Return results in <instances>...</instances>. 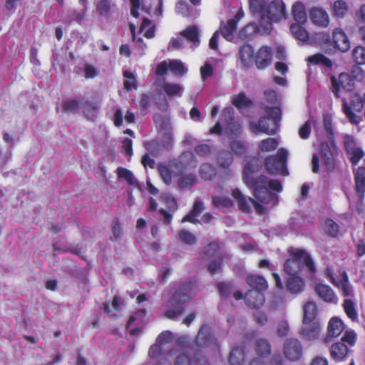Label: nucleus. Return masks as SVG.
Here are the masks:
<instances>
[{"mask_svg":"<svg viewBox=\"0 0 365 365\" xmlns=\"http://www.w3.org/2000/svg\"><path fill=\"white\" fill-rule=\"evenodd\" d=\"M292 14L297 24H304L307 21V14L304 4L299 1L292 6Z\"/></svg>","mask_w":365,"mask_h":365,"instance_id":"36","label":"nucleus"},{"mask_svg":"<svg viewBox=\"0 0 365 365\" xmlns=\"http://www.w3.org/2000/svg\"><path fill=\"white\" fill-rule=\"evenodd\" d=\"M321 156L323 158L327 168L328 169L332 168L334 165L333 155L327 145L323 144L322 145Z\"/></svg>","mask_w":365,"mask_h":365,"instance_id":"53","label":"nucleus"},{"mask_svg":"<svg viewBox=\"0 0 365 365\" xmlns=\"http://www.w3.org/2000/svg\"><path fill=\"white\" fill-rule=\"evenodd\" d=\"M332 38L335 47L341 52H346L351 47L350 41L346 33L339 28L332 32Z\"/></svg>","mask_w":365,"mask_h":365,"instance_id":"21","label":"nucleus"},{"mask_svg":"<svg viewBox=\"0 0 365 365\" xmlns=\"http://www.w3.org/2000/svg\"><path fill=\"white\" fill-rule=\"evenodd\" d=\"M79 108V102L76 99H68L62 103L63 112L68 113H74Z\"/></svg>","mask_w":365,"mask_h":365,"instance_id":"55","label":"nucleus"},{"mask_svg":"<svg viewBox=\"0 0 365 365\" xmlns=\"http://www.w3.org/2000/svg\"><path fill=\"white\" fill-rule=\"evenodd\" d=\"M288 151L286 149L280 148L275 155V173L280 174L283 176L288 175L287 168V159Z\"/></svg>","mask_w":365,"mask_h":365,"instance_id":"23","label":"nucleus"},{"mask_svg":"<svg viewBox=\"0 0 365 365\" xmlns=\"http://www.w3.org/2000/svg\"><path fill=\"white\" fill-rule=\"evenodd\" d=\"M180 36L192 43L195 47L200 44V35L198 28L193 25L187 27L180 33Z\"/></svg>","mask_w":365,"mask_h":365,"instance_id":"26","label":"nucleus"},{"mask_svg":"<svg viewBox=\"0 0 365 365\" xmlns=\"http://www.w3.org/2000/svg\"><path fill=\"white\" fill-rule=\"evenodd\" d=\"M344 329V323L341 319L332 317L328 324V334L332 337H336L341 334Z\"/></svg>","mask_w":365,"mask_h":365,"instance_id":"32","label":"nucleus"},{"mask_svg":"<svg viewBox=\"0 0 365 365\" xmlns=\"http://www.w3.org/2000/svg\"><path fill=\"white\" fill-rule=\"evenodd\" d=\"M344 143L348 154L350 155L351 162L353 165H356L364 155L363 150L357 145L356 140L351 135H345Z\"/></svg>","mask_w":365,"mask_h":365,"instance_id":"15","label":"nucleus"},{"mask_svg":"<svg viewBox=\"0 0 365 365\" xmlns=\"http://www.w3.org/2000/svg\"><path fill=\"white\" fill-rule=\"evenodd\" d=\"M207 358L205 354H201L191 348V351L185 350L177 356L174 365H206Z\"/></svg>","mask_w":365,"mask_h":365,"instance_id":"10","label":"nucleus"},{"mask_svg":"<svg viewBox=\"0 0 365 365\" xmlns=\"http://www.w3.org/2000/svg\"><path fill=\"white\" fill-rule=\"evenodd\" d=\"M332 90L336 97H340L341 90L349 91L353 88V83L350 76L347 73H341L338 78H331Z\"/></svg>","mask_w":365,"mask_h":365,"instance_id":"16","label":"nucleus"},{"mask_svg":"<svg viewBox=\"0 0 365 365\" xmlns=\"http://www.w3.org/2000/svg\"><path fill=\"white\" fill-rule=\"evenodd\" d=\"M356 191L359 197L363 198L365 195V167H359L355 173Z\"/></svg>","mask_w":365,"mask_h":365,"instance_id":"31","label":"nucleus"},{"mask_svg":"<svg viewBox=\"0 0 365 365\" xmlns=\"http://www.w3.org/2000/svg\"><path fill=\"white\" fill-rule=\"evenodd\" d=\"M245 301L246 304L252 309H259L264 303V297L262 291L251 289L245 295Z\"/></svg>","mask_w":365,"mask_h":365,"instance_id":"22","label":"nucleus"},{"mask_svg":"<svg viewBox=\"0 0 365 365\" xmlns=\"http://www.w3.org/2000/svg\"><path fill=\"white\" fill-rule=\"evenodd\" d=\"M321 331L322 326L319 321L302 322L299 334L305 340L313 341L319 338Z\"/></svg>","mask_w":365,"mask_h":365,"instance_id":"13","label":"nucleus"},{"mask_svg":"<svg viewBox=\"0 0 365 365\" xmlns=\"http://www.w3.org/2000/svg\"><path fill=\"white\" fill-rule=\"evenodd\" d=\"M162 88L170 97H181L184 91V88L180 84L174 83L164 82Z\"/></svg>","mask_w":365,"mask_h":365,"instance_id":"33","label":"nucleus"},{"mask_svg":"<svg viewBox=\"0 0 365 365\" xmlns=\"http://www.w3.org/2000/svg\"><path fill=\"white\" fill-rule=\"evenodd\" d=\"M147 312L145 309H140L131 315L127 323V329L130 335H137L141 331L142 326L146 322Z\"/></svg>","mask_w":365,"mask_h":365,"instance_id":"14","label":"nucleus"},{"mask_svg":"<svg viewBox=\"0 0 365 365\" xmlns=\"http://www.w3.org/2000/svg\"><path fill=\"white\" fill-rule=\"evenodd\" d=\"M160 142L165 151L170 150L173 145V138L171 130L165 131Z\"/></svg>","mask_w":365,"mask_h":365,"instance_id":"59","label":"nucleus"},{"mask_svg":"<svg viewBox=\"0 0 365 365\" xmlns=\"http://www.w3.org/2000/svg\"><path fill=\"white\" fill-rule=\"evenodd\" d=\"M232 195L237 200L240 209L243 212H250L251 211L250 204H252L258 213H264V207L262 204L252 197L247 198L238 188L232 190Z\"/></svg>","mask_w":365,"mask_h":365,"instance_id":"11","label":"nucleus"},{"mask_svg":"<svg viewBox=\"0 0 365 365\" xmlns=\"http://www.w3.org/2000/svg\"><path fill=\"white\" fill-rule=\"evenodd\" d=\"M333 15L339 19L346 16L349 11V6L346 1L343 0H336L332 4Z\"/></svg>","mask_w":365,"mask_h":365,"instance_id":"38","label":"nucleus"},{"mask_svg":"<svg viewBox=\"0 0 365 365\" xmlns=\"http://www.w3.org/2000/svg\"><path fill=\"white\" fill-rule=\"evenodd\" d=\"M244 351L240 347H233L229 357L230 365H242L244 361Z\"/></svg>","mask_w":365,"mask_h":365,"instance_id":"42","label":"nucleus"},{"mask_svg":"<svg viewBox=\"0 0 365 365\" xmlns=\"http://www.w3.org/2000/svg\"><path fill=\"white\" fill-rule=\"evenodd\" d=\"M168 164L172 169L174 177H180L187 170L177 158L170 160Z\"/></svg>","mask_w":365,"mask_h":365,"instance_id":"56","label":"nucleus"},{"mask_svg":"<svg viewBox=\"0 0 365 365\" xmlns=\"http://www.w3.org/2000/svg\"><path fill=\"white\" fill-rule=\"evenodd\" d=\"M290 31L295 38L302 41L307 42L309 41V33L302 27L300 24H293L290 26Z\"/></svg>","mask_w":365,"mask_h":365,"instance_id":"37","label":"nucleus"},{"mask_svg":"<svg viewBox=\"0 0 365 365\" xmlns=\"http://www.w3.org/2000/svg\"><path fill=\"white\" fill-rule=\"evenodd\" d=\"M307 61L308 62L313 64L322 63L323 65L327 66H330L331 65L330 60L320 53L314 54L313 56H309Z\"/></svg>","mask_w":365,"mask_h":365,"instance_id":"63","label":"nucleus"},{"mask_svg":"<svg viewBox=\"0 0 365 365\" xmlns=\"http://www.w3.org/2000/svg\"><path fill=\"white\" fill-rule=\"evenodd\" d=\"M247 282L255 290L264 291L268 284L264 277L257 274H249L247 277Z\"/></svg>","mask_w":365,"mask_h":365,"instance_id":"28","label":"nucleus"},{"mask_svg":"<svg viewBox=\"0 0 365 365\" xmlns=\"http://www.w3.org/2000/svg\"><path fill=\"white\" fill-rule=\"evenodd\" d=\"M200 176L205 180H211L216 175L215 168L210 163H202L199 170Z\"/></svg>","mask_w":365,"mask_h":365,"instance_id":"44","label":"nucleus"},{"mask_svg":"<svg viewBox=\"0 0 365 365\" xmlns=\"http://www.w3.org/2000/svg\"><path fill=\"white\" fill-rule=\"evenodd\" d=\"M197 290L195 280H188L182 283L168 302L165 316L172 320L177 319L184 311V304L192 297Z\"/></svg>","mask_w":365,"mask_h":365,"instance_id":"4","label":"nucleus"},{"mask_svg":"<svg viewBox=\"0 0 365 365\" xmlns=\"http://www.w3.org/2000/svg\"><path fill=\"white\" fill-rule=\"evenodd\" d=\"M192 348L201 354H205L203 349L207 348L214 351H220V345L217 342V339L213 334L210 326L207 324L201 326Z\"/></svg>","mask_w":365,"mask_h":365,"instance_id":"8","label":"nucleus"},{"mask_svg":"<svg viewBox=\"0 0 365 365\" xmlns=\"http://www.w3.org/2000/svg\"><path fill=\"white\" fill-rule=\"evenodd\" d=\"M160 200L165 204L168 209L171 212H175L178 209L176 199L168 192L161 193Z\"/></svg>","mask_w":365,"mask_h":365,"instance_id":"49","label":"nucleus"},{"mask_svg":"<svg viewBox=\"0 0 365 365\" xmlns=\"http://www.w3.org/2000/svg\"><path fill=\"white\" fill-rule=\"evenodd\" d=\"M343 111L346 116L349 118V121L355 125L359 124L361 121V118L352 112L351 108L349 106L346 102L344 101Z\"/></svg>","mask_w":365,"mask_h":365,"instance_id":"57","label":"nucleus"},{"mask_svg":"<svg viewBox=\"0 0 365 365\" xmlns=\"http://www.w3.org/2000/svg\"><path fill=\"white\" fill-rule=\"evenodd\" d=\"M272 59V49L271 47L264 46L257 51L255 61L258 69H264L271 64Z\"/></svg>","mask_w":365,"mask_h":365,"instance_id":"20","label":"nucleus"},{"mask_svg":"<svg viewBox=\"0 0 365 365\" xmlns=\"http://www.w3.org/2000/svg\"><path fill=\"white\" fill-rule=\"evenodd\" d=\"M217 289L221 299H227L230 297L235 288L233 284L230 282H222L217 284Z\"/></svg>","mask_w":365,"mask_h":365,"instance_id":"46","label":"nucleus"},{"mask_svg":"<svg viewBox=\"0 0 365 365\" xmlns=\"http://www.w3.org/2000/svg\"><path fill=\"white\" fill-rule=\"evenodd\" d=\"M290 258L284 263V271L290 277L298 274L301 268L305 266L312 276L316 272V267L308 252L303 250L292 248L289 250Z\"/></svg>","mask_w":365,"mask_h":365,"instance_id":"5","label":"nucleus"},{"mask_svg":"<svg viewBox=\"0 0 365 365\" xmlns=\"http://www.w3.org/2000/svg\"><path fill=\"white\" fill-rule=\"evenodd\" d=\"M158 170L163 181L166 185H170L174 175L168 163L159 164L158 166Z\"/></svg>","mask_w":365,"mask_h":365,"instance_id":"41","label":"nucleus"},{"mask_svg":"<svg viewBox=\"0 0 365 365\" xmlns=\"http://www.w3.org/2000/svg\"><path fill=\"white\" fill-rule=\"evenodd\" d=\"M282 352L284 357L290 361H299L303 355V347L297 339H288L283 345Z\"/></svg>","mask_w":365,"mask_h":365,"instance_id":"12","label":"nucleus"},{"mask_svg":"<svg viewBox=\"0 0 365 365\" xmlns=\"http://www.w3.org/2000/svg\"><path fill=\"white\" fill-rule=\"evenodd\" d=\"M220 122L223 124L225 132L230 138L237 137L242 132L240 122L234 118V109L231 106L225 108L221 113Z\"/></svg>","mask_w":365,"mask_h":365,"instance_id":"9","label":"nucleus"},{"mask_svg":"<svg viewBox=\"0 0 365 365\" xmlns=\"http://www.w3.org/2000/svg\"><path fill=\"white\" fill-rule=\"evenodd\" d=\"M230 101L232 105L240 110L248 109L253 105L252 101L247 96L244 91H240L238 94L232 95Z\"/></svg>","mask_w":365,"mask_h":365,"instance_id":"24","label":"nucleus"},{"mask_svg":"<svg viewBox=\"0 0 365 365\" xmlns=\"http://www.w3.org/2000/svg\"><path fill=\"white\" fill-rule=\"evenodd\" d=\"M264 99L268 105L263 103L267 117L261 118L258 123L252 122L250 128L252 132H262L269 135L274 134V90L267 89L264 92Z\"/></svg>","mask_w":365,"mask_h":365,"instance_id":"7","label":"nucleus"},{"mask_svg":"<svg viewBox=\"0 0 365 365\" xmlns=\"http://www.w3.org/2000/svg\"><path fill=\"white\" fill-rule=\"evenodd\" d=\"M326 277L345 297L343 302L344 310L352 321L358 319L356 302L352 285L350 284L346 272L336 264H329L325 270Z\"/></svg>","mask_w":365,"mask_h":365,"instance_id":"3","label":"nucleus"},{"mask_svg":"<svg viewBox=\"0 0 365 365\" xmlns=\"http://www.w3.org/2000/svg\"><path fill=\"white\" fill-rule=\"evenodd\" d=\"M194 150L200 157H208L212 152V148L207 143H200L195 146Z\"/></svg>","mask_w":365,"mask_h":365,"instance_id":"58","label":"nucleus"},{"mask_svg":"<svg viewBox=\"0 0 365 365\" xmlns=\"http://www.w3.org/2000/svg\"><path fill=\"white\" fill-rule=\"evenodd\" d=\"M275 309L282 307L287 299V293L283 290V286L278 275L275 274Z\"/></svg>","mask_w":365,"mask_h":365,"instance_id":"30","label":"nucleus"},{"mask_svg":"<svg viewBox=\"0 0 365 365\" xmlns=\"http://www.w3.org/2000/svg\"><path fill=\"white\" fill-rule=\"evenodd\" d=\"M262 168L258 158H251L244 165L243 181L253 190V195L259 202L267 203L274 199V180L262 175L255 179V174Z\"/></svg>","mask_w":365,"mask_h":365,"instance_id":"1","label":"nucleus"},{"mask_svg":"<svg viewBox=\"0 0 365 365\" xmlns=\"http://www.w3.org/2000/svg\"><path fill=\"white\" fill-rule=\"evenodd\" d=\"M110 0H101L96 6V9L101 16H107L110 12Z\"/></svg>","mask_w":365,"mask_h":365,"instance_id":"62","label":"nucleus"},{"mask_svg":"<svg viewBox=\"0 0 365 365\" xmlns=\"http://www.w3.org/2000/svg\"><path fill=\"white\" fill-rule=\"evenodd\" d=\"M177 159L187 170L192 167H196L197 163L195 154L190 150L182 152Z\"/></svg>","mask_w":365,"mask_h":365,"instance_id":"34","label":"nucleus"},{"mask_svg":"<svg viewBox=\"0 0 365 365\" xmlns=\"http://www.w3.org/2000/svg\"><path fill=\"white\" fill-rule=\"evenodd\" d=\"M354 61L359 65L365 64V48L363 46H356L352 51Z\"/></svg>","mask_w":365,"mask_h":365,"instance_id":"60","label":"nucleus"},{"mask_svg":"<svg viewBox=\"0 0 365 365\" xmlns=\"http://www.w3.org/2000/svg\"><path fill=\"white\" fill-rule=\"evenodd\" d=\"M176 342H177L178 345L179 346H181L182 349H188L189 351H191V348L194 345V343L192 344H190L191 339H190V336L187 334H184V335L180 336L177 339Z\"/></svg>","mask_w":365,"mask_h":365,"instance_id":"64","label":"nucleus"},{"mask_svg":"<svg viewBox=\"0 0 365 365\" xmlns=\"http://www.w3.org/2000/svg\"><path fill=\"white\" fill-rule=\"evenodd\" d=\"M238 59L240 65L242 68H250L254 62L253 47L247 43L241 46L238 51Z\"/></svg>","mask_w":365,"mask_h":365,"instance_id":"18","label":"nucleus"},{"mask_svg":"<svg viewBox=\"0 0 365 365\" xmlns=\"http://www.w3.org/2000/svg\"><path fill=\"white\" fill-rule=\"evenodd\" d=\"M212 201L213 205L217 208H230L232 205V201L229 197L213 195Z\"/></svg>","mask_w":365,"mask_h":365,"instance_id":"50","label":"nucleus"},{"mask_svg":"<svg viewBox=\"0 0 365 365\" xmlns=\"http://www.w3.org/2000/svg\"><path fill=\"white\" fill-rule=\"evenodd\" d=\"M121 304L122 301L120 297L118 296H115L113 297L112 304H109L108 303H104L103 304V309L105 312L110 314V316L113 317L115 316V314L112 313V311L114 310L116 312H119L121 309Z\"/></svg>","mask_w":365,"mask_h":365,"instance_id":"47","label":"nucleus"},{"mask_svg":"<svg viewBox=\"0 0 365 365\" xmlns=\"http://www.w3.org/2000/svg\"><path fill=\"white\" fill-rule=\"evenodd\" d=\"M173 340V334L170 331H164L158 335L155 344L150 347L148 351L149 356L151 359L158 358V361L155 365H172L169 358L173 356L176 351L171 349L165 354L163 346L171 343Z\"/></svg>","mask_w":365,"mask_h":365,"instance_id":"6","label":"nucleus"},{"mask_svg":"<svg viewBox=\"0 0 365 365\" xmlns=\"http://www.w3.org/2000/svg\"><path fill=\"white\" fill-rule=\"evenodd\" d=\"M178 235L180 242L184 244L193 245L196 243L197 239L195 235L187 230L182 229L179 230Z\"/></svg>","mask_w":365,"mask_h":365,"instance_id":"48","label":"nucleus"},{"mask_svg":"<svg viewBox=\"0 0 365 365\" xmlns=\"http://www.w3.org/2000/svg\"><path fill=\"white\" fill-rule=\"evenodd\" d=\"M321 228L331 237H336L339 230V225L331 219H326L322 222Z\"/></svg>","mask_w":365,"mask_h":365,"instance_id":"39","label":"nucleus"},{"mask_svg":"<svg viewBox=\"0 0 365 365\" xmlns=\"http://www.w3.org/2000/svg\"><path fill=\"white\" fill-rule=\"evenodd\" d=\"M309 18L314 25L322 28L327 27L330 22L328 13L319 7H314L309 11Z\"/></svg>","mask_w":365,"mask_h":365,"instance_id":"19","label":"nucleus"},{"mask_svg":"<svg viewBox=\"0 0 365 365\" xmlns=\"http://www.w3.org/2000/svg\"><path fill=\"white\" fill-rule=\"evenodd\" d=\"M318 309L317 304L313 301L307 302L303 307L302 322L318 321Z\"/></svg>","mask_w":365,"mask_h":365,"instance_id":"25","label":"nucleus"},{"mask_svg":"<svg viewBox=\"0 0 365 365\" xmlns=\"http://www.w3.org/2000/svg\"><path fill=\"white\" fill-rule=\"evenodd\" d=\"M145 148L151 155L155 157L160 156L165 151L158 139H153L145 143Z\"/></svg>","mask_w":365,"mask_h":365,"instance_id":"40","label":"nucleus"},{"mask_svg":"<svg viewBox=\"0 0 365 365\" xmlns=\"http://www.w3.org/2000/svg\"><path fill=\"white\" fill-rule=\"evenodd\" d=\"M250 8L254 15L259 17V26L250 23L242 28L239 33V38L242 40L251 39L259 32L268 34L272 30L274 1L250 0Z\"/></svg>","mask_w":365,"mask_h":365,"instance_id":"2","label":"nucleus"},{"mask_svg":"<svg viewBox=\"0 0 365 365\" xmlns=\"http://www.w3.org/2000/svg\"><path fill=\"white\" fill-rule=\"evenodd\" d=\"M83 71L86 79L94 78L100 74L99 68L90 63L85 64Z\"/></svg>","mask_w":365,"mask_h":365,"instance_id":"61","label":"nucleus"},{"mask_svg":"<svg viewBox=\"0 0 365 365\" xmlns=\"http://www.w3.org/2000/svg\"><path fill=\"white\" fill-rule=\"evenodd\" d=\"M169 70L179 76H183L187 72L184 63L176 59L169 61Z\"/></svg>","mask_w":365,"mask_h":365,"instance_id":"51","label":"nucleus"},{"mask_svg":"<svg viewBox=\"0 0 365 365\" xmlns=\"http://www.w3.org/2000/svg\"><path fill=\"white\" fill-rule=\"evenodd\" d=\"M116 173L119 178L124 179L130 185H134L136 183V179L133 173L127 168H118Z\"/></svg>","mask_w":365,"mask_h":365,"instance_id":"52","label":"nucleus"},{"mask_svg":"<svg viewBox=\"0 0 365 365\" xmlns=\"http://www.w3.org/2000/svg\"><path fill=\"white\" fill-rule=\"evenodd\" d=\"M197 181V176L193 173H190L185 175H182L178 179V185L180 189L190 188L195 185Z\"/></svg>","mask_w":365,"mask_h":365,"instance_id":"43","label":"nucleus"},{"mask_svg":"<svg viewBox=\"0 0 365 365\" xmlns=\"http://www.w3.org/2000/svg\"><path fill=\"white\" fill-rule=\"evenodd\" d=\"M255 351L258 355L264 357L271 353V346L266 339H259L256 341Z\"/></svg>","mask_w":365,"mask_h":365,"instance_id":"45","label":"nucleus"},{"mask_svg":"<svg viewBox=\"0 0 365 365\" xmlns=\"http://www.w3.org/2000/svg\"><path fill=\"white\" fill-rule=\"evenodd\" d=\"M331 355L337 361L344 359L348 353L347 345L343 342H337L331 346Z\"/></svg>","mask_w":365,"mask_h":365,"instance_id":"35","label":"nucleus"},{"mask_svg":"<svg viewBox=\"0 0 365 365\" xmlns=\"http://www.w3.org/2000/svg\"><path fill=\"white\" fill-rule=\"evenodd\" d=\"M304 281L299 277H290L286 283L287 290L292 294H298L304 289Z\"/></svg>","mask_w":365,"mask_h":365,"instance_id":"27","label":"nucleus"},{"mask_svg":"<svg viewBox=\"0 0 365 365\" xmlns=\"http://www.w3.org/2000/svg\"><path fill=\"white\" fill-rule=\"evenodd\" d=\"M123 76L125 78L124 87L127 91H131L137 88L136 79L131 71L128 70L124 71Z\"/></svg>","mask_w":365,"mask_h":365,"instance_id":"54","label":"nucleus"},{"mask_svg":"<svg viewBox=\"0 0 365 365\" xmlns=\"http://www.w3.org/2000/svg\"><path fill=\"white\" fill-rule=\"evenodd\" d=\"M314 291L318 297L323 301L334 304L338 303L339 298L330 286L321 282L316 283Z\"/></svg>","mask_w":365,"mask_h":365,"instance_id":"17","label":"nucleus"},{"mask_svg":"<svg viewBox=\"0 0 365 365\" xmlns=\"http://www.w3.org/2000/svg\"><path fill=\"white\" fill-rule=\"evenodd\" d=\"M237 26L235 20H228L226 24L221 22L220 32L227 41H231L234 38Z\"/></svg>","mask_w":365,"mask_h":365,"instance_id":"29","label":"nucleus"}]
</instances>
